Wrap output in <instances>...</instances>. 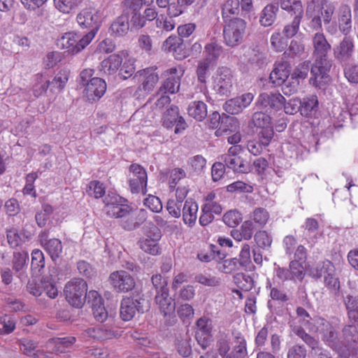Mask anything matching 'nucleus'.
<instances>
[{
	"label": "nucleus",
	"instance_id": "obj_58",
	"mask_svg": "<svg viewBox=\"0 0 358 358\" xmlns=\"http://www.w3.org/2000/svg\"><path fill=\"white\" fill-rule=\"evenodd\" d=\"M179 115L178 108L176 106H171L166 111L163 117V124L166 128H171L174 126V122L176 121Z\"/></svg>",
	"mask_w": 358,
	"mask_h": 358
},
{
	"label": "nucleus",
	"instance_id": "obj_50",
	"mask_svg": "<svg viewBox=\"0 0 358 358\" xmlns=\"http://www.w3.org/2000/svg\"><path fill=\"white\" fill-rule=\"evenodd\" d=\"M349 318L354 322L358 320V296H348L345 300Z\"/></svg>",
	"mask_w": 358,
	"mask_h": 358
},
{
	"label": "nucleus",
	"instance_id": "obj_46",
	"mask_svg": "<svg viewBox=\"0 0 358 358\" xmlns=\"http://www.w3.org/2000/svg\"><path fill=\"white\" fill-rule=\"evenodd\" d=\"M50 79L47 76L37 74L34 79L32 91L36 97H38L45 94L49 87Z\"/></svg>",
	"mask_w": 358,
	"mask_h": 358
},
{
	"label": "nucleus",
	"instance_id": "obj_55",
	"mask_svg": "<svg viewBox=\"0 0 358 358\" xmlns=\"http://www.w3.org/2000/svg\"><path fill=\"white\" fill-rule=\"evenodd\" d=\"M0 334H8L15 329V320L10 315L0 317Z\"/></svg>",
	"mask_w": 358,
	"mask_h": 358
},
{
	"label": "nucleus",
	"instance_id": "obj_33",
	"mask_svg": "<svg viewBox=\"0 0 358 358\" xmlns=\"http://www.w3.org/2000/svg\"><path fill=\"white\" fill-rule=\"evenodd\" d=\"M28 259L29 255L27 252L24 250L14 252L12 266L13 269L19 277H20L27 269Z\"/></svg>",
	"mask_w": 358,
	"mask_h": 358
},
{
	"label": "nucleus",
	"instance_id": "obj_15",
	"mask_svg": "<svg viewBox=\"0 0 358 358\" xmlns=\"http://www.w3.org/2000/svg\"><path fill=\"white\" fill-rule=\"evenodd\" d=\"M242 150L241 145H233L229 148L227 154L222 157L229 169L238 173H247L249 171V166L244 159L239 156Z\"/></svg>",
	"mask_w": 358,
	"mask_h": 358
},
{
	"label": "nucleus",
	"instance_id": "obj_23",
	"mask_svg": "<svg viewBox=\"0 0 358 358\" xmlns=\"http://www.w3.org/2000/svg\"><path fill=\"white\" fill-rule=\"evenodd\" d=\"M251 92L243 94L241 96L228 100L224 106V110L230 114H238L250 106L254 99Z\"/></svg>",
	"mask_w": 358,
	"mask_h": 358
},
{
	"label": "nucleus",
	"instance_id": "obj_17",
	"mask_svg": "<svg viewBox=\"0 0 358 358\" xmlns=\"http://www.w3.org/2000/svg\"><path fill=\"white\" fill-rule=\"evenodd\" d=\"M162 238L160 230L153 227L138 242L139 248L145 252L152 255H157L160 252L159 241Z\"/></svg>",
	"mask_w": 358,
	"mask_h": 358
},
{
	"label": "nucleus",
	"instance_id": "obj_11",
	"mask_svg": "<svg viewBox=\"0 0 358 358\" xmlns=\"http://www.w3.org/2000/svg\"><path fill=\"white\" fill-rule=\"evenodd\" d=\"M184 74L182 67L173 66L164 71L162 76L165 78L159 87L157 94L161 92L175 94L179 91L180 79Z\"/></svg>",
	"mask_w": 358,
	"mask_h": 358
},
{
	"label": "nucleus",
	"instance_id": "obj_31",
	"mask_svg": "<svg viewBox=\"0 0 358 358\" xmlns=\"http://www.w3.org/2000/svg\"><path fill=\"white\" fill-rule=\"evenodd\" d=\"M354 51V44L350 37L345 36L343 41L334 49V57L341 61L350 59Z\"/></svg>",
	"mask_w": 358,
	"mask_h": 358
},
{
	"label": "nucleus",
	"instance_id": "obj_8",
	"mask_svg": "<svg viewBox=\"0 0 358 358\" xmlns=\"http://www.w3.org/2000/svg\"><path fill=\"white\" fill-rule=\"evenodd\" d=\"M87 285L81 278H75L68 282L64 287V294L67 301L76 308H82L87 300Z\"/></svg>",
	"mask_w": 358,
	"mask_h": 358
},
{
	"label": "nucleus",
	"instance_id": "obj_28",
	"mask_svg": "<svg viewBox=\"0 0 358 358\" xmlns=\"http://www.w3.org/2000/svg\"><path fill=\"white\" fill-rule=\"evenodd\" d=\"M290 65L287 62H279L275 64L270 73L269 80L275 86H280L288 78L290 74Z\"/></svg>",
	"mask_w": 358,
	"mask_h": 358
},
{
	"label": "nucleus",
	"instance_id": "obj_53",
	"mask_svg": "<svg viewBox=\"0 0 358 358\" xmlns=\"http://www.w3.org/2000/svg\"><path fill=\"white\" fill-rule=\"evenodd\" d=\"M305 263L293 260L290 262V273L293 280H302L305 276Z\"/></svg>",
	"mask_w": 358,
	"mask_h": 358
},
{
	"label": "nucleus",
	"instance_id": "obj_35",
	"mask_svg": "<svg viewBox=\"0 0 358 358\" xmlns=\"http://www.w3.org/2000/svg\"><path fill=\"white\" fill-rule=\"evenodd\" d=\"M278 6L274 3L266 5L262 10L259 16V22L264 27H269L272 25L275 19Z\"/></svg>",
	"mask_w": 358,
	"mask_h": 358
},
{
	"label": "nucleus",
	"instance_id": "obj_5",
	"mask_svg": "<svg viewBox=\"0 0 358 358\" xmlns=\"http://www.w3.org/2000/svg\"><path fill=\"white\" fill-rule=\"evenodd\" d=\"M330 324L334 328V337L336 338L338 346H330L332 349L341 352L345 351L350 352L353 350H358V328L355 324H350L345 327L343 329L342 338L338 337L337 331L339 329L337 320H332Z\"/></svg>",
	"mask_w": 358,
	"mask_h": 358
},
{
	"label": "nucleus",
	"instance_id": "obj_13",
	"mask_svg": "<svg viewBox=\"0 0 358 358\" xmlns=\"http://www.w3.org/2000/svg\"><path fill=\"white\" fill-rule=\"evenodd\" d=\"M233 84L231 71L227 67L219 68L213 76V90L216 93L228 96L231 92Z\"/></svg>",
	"mask_w": 358,
	"mask_h": 358
},
{
	"label": "nucleus",
	"instance_id": "obj_54",
	"mask_svg": "<svg viewBox=\"0 0 358 358\" xmlns=\"http://www.w3.org/2000/svg\"><path fill=\"white\" fill-rule=\"evenodd\" d=\"M45 266V257L43 252L35 249L31 252V269L34 272H40Z\"/></svg>",
	"mask_w": 358,
	"mask_h": 358
},
{
	"label": "nucleus",
	"instance_id": "obj_2",
	"mask_svg": "<svg viewBox=\"0 0 358 358\" xmlns=\"http://www.w3.org/2000/svg\"><path fill=\"white\" fill-rule=\"evenodd\" d=\"M334 11L335 6L333 3L325 0H312L306 9V15L310 20V27L314 30H320L323 22L325 29L329 34H336L337 24L331 23Z\"/></svg>",
	"mask_w": 358,
	"mask_h": 358
},
{
	"label": "nucleus",
	"instance_id": "obj_47",
	"mask_svg": "<svg viewBox=\"0 0 358 358\" xmlns=\"http://www.w3.org/2000/svg\"><path fill=\"white\" fill-rule=\"evenodd\" d=\"M86 334L88 336L96 339H108L119 336L118 331L112 328L104 329L100 327L89 328L86 331Z\"/></svg>",
	"mask_w": 358,
	"mask_h": 358
},
{
	"label": "nucleus",
	"instance_id": "obj_60",
	"mask_svg": "<svg viewBox=\"0 0 358 358\" xmlns=\"http://www.w3.org/2000/svg\"><path fill=\"white\" fill-rule=\"evenodd\" d=\"M268 220V213L264 208H257L254 210L251 220L257 227H262L267 222Z\"/></svg>",
	"mask_w": 358,
	"mask_h": 358
},
{
	"label": "nucleus",
	"instance_id": "obj_4",
	"mask_svg": "<svg viewBox=\"0 0 358 358\" xmlns=\"http://www.w3.org/2000/svg\"><path fill=\"white\" fill-rule=\"evenodd\" d=\"M94 70L86 69L80 74V83L84 87V96L91 101L99 100L106 91V83L104 80L93 77Z\"/></svg>",
	"mask_w": 358,
	"mask_h": 358
},
{
	"label": "nucleus",
	"instance_id": "obj_27",
	"mask_svg": "<svg viewBox=\"0 0 358 358\" xmlns=\"http://www.w3.org/2000/svg\"><path fill=\"white\" fill-rule=\"evenodd\" d=\"M128 56L127 51H123L121 54H113L103 59L100 64V70L104 73L112 75L117 72L122 64L123 57Z\"/></svg>",
	"mask_w": 358,
	"mask_h": 358
},
{
	"label": "nucleus",
	"instance_id": "obj_32",
	"mask_svg": "<svg viewBox=\"0 0 358 358\" xmlns=\"http://www.w3.org/2000/svg\"><path fill=\"white\" fill-rule=\"evenodd\" d=\"M199 206L197 203L192 199L185 201L182 208V220L189 227L195 224L197 219Z\"/></svg>",
	"mask_w": 358,
	"mask_h": 358
},
{
	"label": "nucleus",
	"instance_id": "obj_49",
	"mask_svg": "<svg viewBox=\"0 0 358 358\" xmlns=\"http://www.w3.org/2000/svg\"><path fill=\"white\" fill-rule=\"evenodd\" d=\"M138 214H142L144 217L145 211L142 209L139 211L130 209L129 213L125 217H122L121 225L122 227L127 230H132L136 228L140 224L139 222L136 220Z\"/></svg>",
	"mask_w": 358,
	"mask_h": 358
},
{
	"label": "nucleus",
	"instance_id": "obj_34",
	"mask_svg": "<svg viewBox=\"0 0 358 358\" xmlns=\"http://www.w3.org/2000/svg\"><path fill=\"white\" fill-rule=\"evenodd\" d=\"M129 19L126 14H122L117 17L110 27V34L114 36H122L129 31Z\"/></svg>",
	"mask_w": 358,
	"mask_h": 358
},
{
	"label": "nucleus",
	"instance_id": "obj_24",
	"mask_svg": "<svg viewBox=\"0 0 358 358\" xmlns=\"http://www.w3.org/2000/svg\"><path fill=\"white\" fill-rule=\"evenodd\" d=\"M122 5L124 8V11L126 10H131L134 11V14L131 16V22L132 25L136 28H143L145 26L147 21H152L159 17L158 13L155 7H148L145 9L143 14H141L138 11L139 10H135L131 8H127L124 5V1H122Z\"/></svg>",
	"mask_w": 358,
	"mask_h": 358
},
{
	"label": "nucleus",
	"instance_id": "obj_9",
	"mask_svg": "<svg viewBox=\"0 0 358 358\" xmlns=\"http://www.w3.org/2000/svg\"><path fill=\"white\" fill-rule=\"evenodd\" d=\"M92 35L80 36L76 32H67L58 40V45L71 55H77L84 50L92 41Z\"/></svg>",
	"mask_w": 358,
	"mask_h": 358
},
{
	"label": "nucleus",
	"instance_id": "obj_38",
	"mask_svg": "<svg viewBox=\"0 0 358 358\" xmlns=\"http://www.w3.org/2000/svg\"><path fill=\"white\" fill-rule=\"evenodd\" d=\"M31 233H26L24 231H17L11 229L7 231L8 243L12 248L17 247L28 241L31 238Z\"/></svg>",
	"mask_w": 358,
	"mask_h": 358
},
{
	"label": "nucleus",
	"instance_id": "obj_62",
	"mask_svg": "<svg viewBox=\"0 0 358 358\" xmlns=\"http://www.w3.org/2000/svg\"><path fill=\"white\" fill-rule=\"evenodd\" d=\"M252 122L257 127L266 128L267 127H272L270 116L264 112L255 113L252 116Z\"/></svg>",
	"mask_w": 358,
	"mask_h": 358
},
{
	"label": "nucleus",
	"instance_id": "obj_41",
	"mask_svg": "<svg viewBox=\"0 0 358 358\" xmlns=\"http://www.w3.org/2000/svg\"><path fill=\"white\" fill-rule=\"evenodd\" d=\"M239 0H226L222 6V16L224 21L232 20L239 13Z\"/></svg>",
	"mask_w": 358,
	"mask_h": 358
},
{
	"label": "nucleus",
	"instance_id": "obj_59",
	"mask_svg": "<svg viewBox=\"0 0 358 358\" xmlns=\"http://www.w3.org/2000/svg\"><path fill=\"white\" fill-rule=\"evenodd\" d=\"M222 220L227 226L235 227L241 222L242 216L238 211L231 210L223 215Z\"/></svg>",
	"mask_w": 358,
	"mask_h": 358
},
{
	"label": "nucleus",
	"instance_id": "obj_29",
	"mask_svg": "<svg viewBox=\"0 0 358 358\" xmlns=\"http://www.w3.org/2000/svg\"><path fill=\"white\" fill-rule=\"evenodd\" d=\"M155 302L164 315H171L175 311L176 303L174 300L169 296V289H162V292L157 293Z\"/></svg>",
	"mask_w": 358,
	"mask_h": 358
},
{
	"label": "nucleus",
	"instance_id": "obj_39",
	"mask_svg": "<svg viewBox=\"0 0 358 358\" xmlns=\"http://www.w3.org/2000/svg\"><path fill=\"white\" fill-rule=\"evenodd\" d=\"M318 100L315 95H309L300 100V113L302 115H312L316 112Z\"/></svg>",
	"mask_w": 358,
	"mask_h": 358
},
{
	"label": "nucleus",
	"instance_id": "obj_42",
	"mask_svg": "<svg viewBox=\"0 0 358 358\" xmlns=\"http://www.w3.org/2000/svg\"><path fill=\"white\" fill-rule=\"evenodd\" d=\"M76 342L73 336L64 338H54L48 341V348L55 352H64L66 348L71 347Z\"/></svg>",
	"mask_w": 358,
	"mask_h": 358
},
{
	"label": "nucleus",
	"instance_id": "obj_1",
	"mask_svg": "<svg viewBox=\"0 0 358 358\" xmlns=\"http://www.w3.org/2000/svg\"><path fill=\"white\" fill-rule=\"evenodd\" d=\"M312 43L315 62L310 69V83L316 87H322L329 81V71L331 65L327 57L331 45L321 31H318L313 36Z\"/></svg>",
	"mask_w": 358,
	"mask_h": 358
},
{
	"label": "nucleus",
	"instance_id": "obj_3",
	"mask_svg": "<svg viewBox=\"0 0 358 358\" xmlns=\"http://www.w3.org/2000/svg\"><path fill=\"white\" fill-rule=\"evenodd\" d=\"M296 315L302 325L308 329L310 331H318L322 336L323 341L329 345L336 347L337 343L334 337V328L330 322L323 318L313 320L308 313L301 307L296 308Z\"/></svg>",
	"mask_w": 358,
	"mask_h": 358
},
{
	"label": "nucleus",
	"instance_id": "obj_51",
	"mask_svg": "<svg viewBox=\"0 0 358 358\" xmlns=\"http://www.w3.org/2000/svg\"><path fill=\"white\" fill-rule=\"evenodd\" d=\"M245 56L248 59V62L255 66L261 67L265 64V55L258 50L254 48L248 49L245 52Z\"/></svg>",
	"mask_w": 358,
	"mask_h": 358
},
{
	"label": "nucleus",
	"instance_id": "obj_40",
	"mask_svg": "<svg viewBox=\"0 0 358 358\" xmlns=\"http://www.w3.org/2000/svg\"><path fill=\"white\" fill-rule=\"evenodd\" d=\"M188 115L198 121H202L207 116V106L201 101L190 103L187 108Z\"/></svg>",
	"mask_w": 358,
	"mask_h": 358
},
{
	"label": "nucleus",
	"instance_id": "obj_6",
	"mask_svg": "<svg viewBox=\"0 0 358 358\" xmlns=\"http://www.w3.org/2000/svg\"><path fill=\"white\" fill-rule=\"evenodd\" d=\"M104 19L103 10L92 7L83 8L76 16V21L82 29H91L85 35L91 34L92 40L94 38Z\"/></svg>",
	"mask_w": 358,
	"mask_h": 358
},
{
	"label": "nucleus",
	"instance_id": "obj_52",
	"mask_svg": "<svg viewBox=\"0 0 358 358\" xmlns=\"http://www.w3.org/2000/svg\"><path fill=\"white\" fill-rule=\"evenodd\" d=\"M155 26L162 33L172 31L176 27L175 20L169 16L160 15L155 20Z\"/></svg>",
	"mask_w": 358,
	"mask_h": 358
},
{
	"label": "nucleus",
	"instance_id": "obj_25",
	"mask_svg": "<svg viewBox=\"0 0 358 358\" xmlns=\"http://www.w3.org/2000/svg\"><path fill=\"white\" fill-rule=\"evenodd\" d=\"M196 326V341L203 348H206L208 345L211 338V331L213 329L212 320L205 316L201 317L197 320Z\"/></svg>",
	"mask_w": 358,
	"mask_h": 358
},
{
	"label": "nucleus",
	"instance_id": "obj_12",
	"mask_svg": "<svg viewBox=\"0 0 358 358\" xmlns=\"http://www.w3.org/2000/svg\"><path fill=\"white\" fill-rule=\"evenodd\" d=\"M148 176L145 169L139 164H134L129 167V185L134 194L147 192Z\"/></svg>",
	"mask_w": 358,
	"mask_h": 358
},
{
	"label": "nucleus",
	"instance_id": "obj_36",
	"mask_svg": "<svg viewBox=\"0 0 358 358\" xmlns=\"http://www.w3.org/2000/svg\"><path fill=\"white\" fill-rule=\"evenodd\" d=\"M205 61L210 63L216 62L222 54V47L214 39L210 40L204 47Z\"/></svg>",
	"mask_w": 358,
	"mask_h": 358
},
{
	"label": "nucleus",
	"instance_id": "obj_7",
	"mask_svg": "<svg viewBox=\"0 0 358 358\" xmlns=\"http://www.w3.org/2000/svg\"><path fill=\"white\" fill-rule=\"evenodd\" d=\"M224 41L227 45L234 47L241 43L247 27V22L240 17L224 21Z\"/></svg>",
	"mask_w": 358,
	"mask_h": 358
},
{
	"label": "nucleus",
	"instance_id": "obj_48",
	"mask_svg": "<svg viewBox=\"0 0 358 358\" xmlns=\"http://www.w3.org/2000/svg\"><path fill=\"white\" fill-rule=\"evenodd\" d=\"M280 6L282 10H287L291 15H303V8L300 0H280Z\"/></svg>",
	"mask_w": 358,
	"mask_h": 358
},
{
	"label": "nucleus",
	"instance_id": "obj_19",
	"mask_svg": "<svg viewBox=\"0 0 358 358\" xmlns=\"http://www.w3.org/2000/svg\"><path fill=\"white\" fill-rule=\"evenodd\" d=\"M104 211L110 217L120 218L125 217L131 209L121 203V198L116 195H108L104 199Z\"/></svg>",
	"mask_w": 358,
	"mask_h": 358
},
{
	"label": "nucleus",
	"instance_id": "obj_44",
	"mask_svg": "<svg viewBox=\"0 0 358 358\" xmlns=\"http://www.w3.org/2000/svg\"><path fill=\"white\" fill-rule=\"evenodd\" d=\"M310 275L315 278H320L322 276L327 275L328 273H335L334 264L329 260H325L317 264L315 267L308 269Z\"/></svg>",
	"mask_w": 358,
	"mask_h": 358
},
{
	"label": "nucleus",
	"instance_id": "obj_45",
	"mask_svg": "<svg viewBox=\"0 0 358 358\" xmlns=\"http://www.w3.org/2000/svg\"><path fill=\"white\" fill-rule=\"evenodd\" d=\"M20 350L28 356H34L36 358H46L48 356L44 352L37 349L36 344L29 339L20 340Z\"/></svg>",
	"mask_w": 358,
	"mask_h": 358
},
{
	"label": "nucleus",
	"instance_id": "obj_30",
	"mask_svg": "<svg viewBox=\"0 0 358 358\" xmlns=\"http://www.w3.org/2000/svg\"><path fill=\"white\" fill-rule=\"evenodd\" d=\"M337 17L340 31L347 36L352 29V13L350 6L341 5L337 11Z\"/></svg>",
	"mask_w": 358,
	"mask_h": 358
},
{
	"label": "nucleus",
	"instance_id": "obj_56",
	"mask_svg": "<svg viewBox=\"0 0 358 358\" xmlns=\"http://www.w3.org/2000/svg\"><path fill=\"white\" fill-rule=\"evenodd\" d=\"M271 44L276 52H282L287 46V39L279 31L274 32L271 36Z\"/></svg>",
	"mask_w": 358,
	"mask_h": 358
},
{
	"label": "nucleus",
	"instance_id": "obj_14",
	"mask_svg": "<svg viewBox=\"0 0 358 358\" xmlns=\"http://www.w3.org/2000/svg\"><path fill=\"white\" fill-rule=\"evenodd\" d=\"M145 300L139 296H127L122 299L120 305V317L124 321L131 320L136 313L144 312Z\"/></svg>",
	"mask_w": 358,
	"mask_h": 358
},
{
	"label": "nucleus",
	"instance_id": "obj_22",
	"mask_svg": "<svg viewBox=\"0 0 358 358\" xmlns=\"http://www.w3.org/2000/svg\"><path fill=\"white\" fill-rule=\"evenodd\" d=\"M87 302L91 304L96 321L103 322L108 318V313L104 306L103 299L96 291L91 290L88 292Z\"/></svg>",
	"mask_w": 358,
	"mask_h": 358
},
{
	"label": "nucleus",
	"instance_id": "obj_21",
	"mask_svg": "<svg viewBox=\"0 0 358 358\" xmlns=\"http://www.w3.org/2000/svg\"><path fill=\"white\" fill-rule=\"evenodd\" d=\"M162 49L166 52H171L176 59H182L188 56L183 40L175 35H171L163 42Z\"/></svg>",
	"mask_w": 358,
	"mask_h": 358
},
{
	"label": "nucleus",
	"instance_id": "obj_57",
	"mask_svg": "<svg viewBox=\"0 0 358 358\" xmlns=\"http://www.w3.org/2000/svg\"><path fill=\"white\" fill-rule=\"evenodd\" d=\"M303 15H295L292 22L285 26L283 34L287 38H292L296 34L299 29V25Z\"/></svg>",
	"mask_w": 358,
	"mask_h": 358
},
{
	"label": "nucleus",
	"instance_id": "obj_64",
	"mask_svg": "<svg viewBox=\"0 0 358 358\" xmlns=\"http://www.w3.org/2000/svg\"><path fill=\"white\" fill-rule=\"evenodd\" d=\"M240 268L238 260L237 258H230L224 260L220 267L219 270L225 273H231L238 271Z\"/></svg>",
	"mask_w": 358,
	"mask_h": 358
},
{
	"label": "nucleus",
	"instance_id": "obj_61",
	"mask_svg": "<svg viewBox=\"0 0 358 358\" xmlns=\"http://www.w3.org/2000/svg\"><path fill=\"white\" fill-rule=\"evenodd\" d=\"M87 191L90 196L99 199L105 194L106 188L103 183L97 180H93L89 183L88 189Z\"/></svg>",
	"mask_w": 358,
	"mask_h": 358
},
{
	"label": "nucleus",
	"instance_id": "obj_20",
	"mask_svg": "<svg viewBox=\"0 0 358 358\" xmlns=\"http://www.w3.org/2000/svg\"><path fill=\"white\" fill-rule=\"evenodd\" d=\"M156 69V68L153 67L146 68L136 73L134 78H138V80H141V84L139 87L141 90L150 93L154 90L159 79Z\"/></svg>",
	"mask_w": 358,
	"mask_h": 358
},
{
	"label": "nucleus",
	"instance_id": "obj_63",
	"mask_svg": "<svg viewBox=\"0 0 358 358\" xmlns=\"http://www.w3.org/2000/svg\"><path fill=\"white\" fill-rule=\"evenodd\" d=\"M237 286L243 291H249L253 287V280L249 275L238 273L235 276Z\"/></svg>",
	"mask_w": 358,
	"mask_h": 358
},
{
	"label": "nucleus",
	"instance_id": "obj_43",
	"mask_svg": "<svg viewBox=\"0 0 358 358\" xmlns=\"http://www.w3.org/2000/svg\"><path fill=\"white\" fill-rule=\"evenodd\" d=\"M233 344V352L227 358H246V342L240 333L235 335Z\"/></svg>",
	"mask_w": 358,
	"mask_h": 358
},
{
	"label": "nucleus",
	"instance_id": "obj_26",
	"mask_svg": "<svg viewBox=\"0 0 358 358\" xmlns=\"http://www.w3.org/2000/svg\"><path fill=\"white\" fill-rule=\"evenodd\" d=\"M39 237L40 242L45 250L49 254L53 261H56L62 252V241L58 238L48 239L45 232L41 233Z\"/></svg>",
	"mask_w": 358,
	"mask_h": 358
},
{
	"label": "nucleus",
	"instance_id": "obj_18",
	"mask_svg": "<svg viewBox=\"0 0 358 358\" xmlns=\"http://www.w3.org/2000/svg\"><path fill=\"white\" fill-rule=\"evenodd\" d=\"M238 129L239 122L238 120L234 117L226 116L224 120H222L221 127L216 130L215 135L220 136L223 134L229 135L231 133L235 132L228 136L227 141L231 145H237L236 144L241 140V135Z\"/></svg>",
	"mask_w": 358,
	"mask_h": 358
},
{
	"label": "nucleus",
	"instance_id": "obj_10",
	"mask_svg": "<svg viewBox=\"0 0 358 358\" xmlns=\"http://www.w3.org/2000/svg\"><path fill=\"white\" fill-rule=\"evenodd\" d=\"M108 282L113 289L117 293H127L136 286L134 277L124 270L112 272L108 277Z\"/></svg>",
	"mask_w": 358,
	"mask_h": 358
},
{
	"label": "nucleus",
	"instance_id": "obj_37",
	"mask_svg": "<svg viewBox=\"0 0 358 358\" xmlns=\"http://www.w3.org/2000/svg\"><path fill=\"white\" fill-rule=\"evenodd\" d=\"M50 272V278L48 277L44 278L41 283L46 294L50 298L55 299L58 294V289L56 286L57 280V270L55 268H53Z\"/></svg>",
	"mask_w": 358,
	"mask_h": 358
},
{
	"label": "nucleus",
	"instance_id": "obj_16",
	"mask_svg": "<svg viewBox=\"0 0 358 358\" xmlns=\"http://www.w3.org/2000/svg\"><path fill=\"white\" fill-rule=\"evenodd\" d=\"M285 99L280 93H261L257 100V106L259 109L266 112H275L281 110Z\"/></svg>",
	"mask_w": 358,
	"mask_h": 358
}]
</instances>
